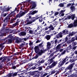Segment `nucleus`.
I'll list each match as a JSON object with an SVG mask.
<instances>
[{"mask_svg": "<svg viewBox=\"0 0 77 77\" xmlns=\"http://www.w3.org/2000/svg\"><path fill=\"white\" fill-rule=\"evenodd\" d=\"M69 33L68 30L66 29H65L63 30L61 32H60L57 35H56V36L57 38H62L63 35H67V34H69Z\"/></svg>", "mask_w": 77, "mask_h": 77, "instance_id": "obj_3", "label": "nucleus"}, {"mask_svg": "<svg viewBox=\"0 0 77 77\" xmlns=\"http://www.w3.org/2000/svg\"><path fill=\"white\" fill-rule=\"evenodd\" d=\"M19 21H17L15 23H14L12 24L13 26V27H15V26H18V23H19Z\"/></svg>", "mask_w": 77, "mask_h": 77, "instance_id": "obj_28", "label": "nucleus"}, {"mask_svg": "<svg viewBox=\"0 0 77 77\" xmlns=\"http://www.w3.org/2000/svg\"><path fill=\"white\" fill-rule=\"evenodd\" d=\"M38 54H36L35 56L34 57L32 58V59H38V57H39V54L37 53Z\"/></svg>", "mask_w": 77, "mask_h": 77, "instance_id": "obj_31", "label": "nucleus"}, {"mask_svg": "<svg viewBox=\"0 0 77 77\" xmlns=\"http://www.w3.org/2000/svg\"><path fill=\"white\" fill-rule=\"evenodd\" d=\"M68 27L69 28H72L74 27V25L73 23H71L68 25Z\"/></svg>", "mask_w": 77, "mask_h": 77, "instance_id": "obj_35", "label": "nucleus"}, {"mask_svg": "<svg viewBox=\"0 0 77 77\" xmlns=\"http://www.w3.org/2000/svg\"><path fill=\"white\" fill-rule=\"evenodd\" d=\"M23 72V71H21L20 70H19L18 71H17L16 72H15L13 74L12 76L13 77H15V76H17V75L18 73L21 72Z\"/></svg>", "mask_w": 77, "mask_h": 77, "instance_id": "obj_19", "label": "nucleus"}, {"mask_svg": "<svg viewBox=\"0 0 77 77\" xmlns=\"http://www.w3.org/2000/svg\"><path fill=\"white\" fill-rule=\"evenodd\" d=\"M8 20H11V17L8 15V16H7L5 19V21H6V20L8 21Z\"/></svg>", "mask_w": 77, "mask_h": 77, "instance_id": "obj_30", "label": "nucleus"}, {"mask_svg": "<svg viewBox=\"0 0 77 77\" xmlns=\"http://www.w3.org/2000/svg\"><path fill=\"white\" fill-rule=\"evenodd\" d=\"M55 51H54V52L52 53L50 55V56H49V58H51V57H53V56L54 54V53H55Z\"/></svg>", "mask_w": 77, "mask_h": 77, "instance_id": "obj_42", "label": "nucleus"}, {"mask_svg": "<svg viewBox=\"0 0 77 77\" xmlns=\"http://www.w3.org/2000/svg\"><path fill=\"white\" fill-rule=\"evenodd\" d=\"M59 13L58 12L55 11V14L54 15V16H56V15H57L59 14Z\"/></svg>", "mask_w": 77, "mask_h": 77, "instance_id": "obj_48", "label": "nucleus"}, {"mask_svg": "<svg viewBox=\"0 0 77 77\" xmlns=\"http://www.w3.org/2000/svg\"><path fill=\"white\" fill-rule=\"evenodd\" d=\"M57 64V62H55L54 60L52 63L51 65V66L52 68H53L56 65V64Z\"/></svg>", "mask_w": 77, "mask_h": 77, "instance_id": "obj_20", "label": "nucleus"}, {"mask_svg": "<svg viewBox=\"0 0 77 77\" xmlns=\"http://www.w3.org/2000/svg\"><path fill=\"white\" fill-rule=\"evenodd\" d=\"M25 42H23V43L21 44V45H20V46L21 47H24V46L25 45Z\"/></svg>", "mask_w": 77, "mask_h": 77, "instance_id": "obj_41", "label": "nucleus"}, {"mask_svg": "<svg viewBox=\"0 0 77 77\" xmlns=\"http://www.w3.org/2000/svg\"><path fill=\"white\" fill-rule=\"evenodd\" d=\"M20 36H25L26 35V32H22L19 33Z\"/></svg>", "mask_w": 77, "mask_h": 77, "instance_id": "obj_23", "label": "nucleus"}, {"mask_svg": "<svg viewBox=\"0 0 77 77\" xmlns=\"http://www.w3.org/2000/svg\"><path fill=\"white\" fill-rule=\"evenodd\" d=\"M77 60V56L76 57H73V59L72 60L70 59V62H71V63H72V62H75V60Z\"/></svg>", "mask_w": 77, "mask_h": 77, "instance_id": "obj_18", "label": "nucleus"}, {"mask_svg": "<svg viewBox=\"0 0 77 77\" xmlns=\"http://www.w3.org/2000/svg\"><path fill=\"white\" fill-rule=\"evenodd\" d=\"M67 59H68V57H66L64 60H63L61 63L60 62V64L59 65L60 66H62L64 65L65 63L66 62V60Z\"/></svg>", "mask_w": 77, "mask_h": 77, "instance_id": "obj_14", "label": "nucleus"}, {"mask_svg": "<svg viewBox=\"0 0 77 77\" xmlns=\"http://www.w3.org/2000/svg\"><path fill=\"white\" fill-rule=\"evenodd\" d=\"M63 47L62 46L60 45V44H59L56 47V51H55V53H57L59 51V50L61 48H63Z\"/></svg>", "mask_w": 77, "mask_h": 77, "instance_id": "obj_10", "label": "nucleus"}, {"mask_svg": "<svg viewBox=\"0 0 77 77\" xmlns=\"http://www.w3.org/2000/svg\"><path fill=\"white\" fill-rule=\"evenodd\" d=\"M42 68H43V66H38V67L36 68V69H38V71H41V70H42Z\"/></svg>", "mask_w": 77, "mask_h": 77, "instance_id": "obj_32", "label": "nucleus"}, {"mask_svg": "<svg viewBox=\"0 0 77 77\" xmlns=\"http://www.w3.org/2000/svg\"><path fill=\"white\" fill-rule=\"evenodd\" d=\"M37 66H38V65H37V63H36V64L35 66L32 67V68H31L32 69H35L36 68V67Z\"/></svg>", "mask_w": 77, "mask_h": 77, "instance_id": "obj_29", "label": "nucleus"}, {"mask_svg": "<svg viewBox=\"0 0 77 77\" xmlns=\"http://www.w3.org/2000/svg\"><path fill=\"white\" fill-rule=\"evenodd\" d=\"M12 68L13 69H15L17 68V67H16V66H12Z\"/></svg>", "mask_w": 77, "mask_h": 77, "instance_id": "obj_55", "label": "nucleus"}, {"mask_svg": "<svg viewBox=\"0 0 77 77\" xmlns=\"http://www.w3.org/2000/svg\"><path fill=\"white\" fill-rule=\"evenodd\" d=\"M38 11H36L35 10L32 11H29V13L27 14L26 15V17H28L29 18H27L26 20V22H25V23H26L25 24V25H29V24H27L28 23H29L30 21V19H31V20H32V19H34V18H35V17H32V15H35V14H36V13H38Z\"/></svg>", "mask_w": 77, "mask_h": 77, "instance_id": "obj_1", "label": "nucleus"}, {"mask_svg": "<svg viewBox=\"0 0 77 77\" xmlns=\"http://www.w3.org/2000/svg\"><path fill=\"white\" fill-rule=\"evenodd\" d=\"M63 48L60 49H59V51H60V52H62V51H63Z\"/></svg>", "mask_w": 77, "mask_h": 77, "instance_id": "obj_61", "label": "nucleus"}, {"mask_svg": "<svg viewBox=\"0 0 77 77\" xmlns=\"http://www.w3.org/2000/svg\"><path fill=\"white\" fill-rule=\"evenodd\" d=\"M45 60L42 59L41 61L39 60L38 62H37V65H38V66H40L41 65V64L44 63L45 62Z\"/></svg>", "mask_w": 77, "mask_h": 77, "instance_id": "obj_12", "label": "nucleus"}, {"mask_svg": "<svg viewBox=\"0 0 77 77\" xmlns=\"http://www.w3.org/2000/svg\"><path fill=\"white\" fill-rule=\"evenodd\" d=\"M45 38L48 41V40H50V38H51V35H47L45 37Z\"/></svg>", "mask_w": 77, "mask_h": 77, "instance_id": "obj_27", "label": "nucleus"}, {"mask_svg": "<svg viewBox=\"0 0 77 77\" xmlns=\"http://www.w3.org/2000/svg\"><path fill=\"white\" fill-rule=\"evenodd\" d=\"M12 35L11 34L8 36V38H10L8 39V43L9 44H11V43L12 42V38L13 37L11 36Z\"/></svg>", "mask_w": 77, "mask_h": 77, "instance_id": "obj_13", "label": "nucleus"}, {"mask_svg": "<svg viewBox=\"0 0 77 77\" xmlns=\"http://www.w3.org/2000/svg\"><path fill=\"white\" fill-rule=\"evenodd\" d=\"M72 72V70H69V71H68L65 74V75H66V74L67 75H70V74Z\"/></svg>", "mask_w": 77, "mask_h": 77, "instance_id": "obj_36", "label": "nucleus"}, {"mask_svg": "<svg viewBox=\"0 0 77 77\" xmlns=\"http://www.w3.org/2000/svg\"><path fill=\"white\" fill-rule=\"evenodd\" d=\"M10 10V8H7L5 10V11H9Z\"/></svg>", "mask_w": 77, "mask_h": 77, "instance_id": "obj_58", "label": "nucleus"}, {"mask_svg": "<svg viewBox=\"0 0 77 77\" xmlns=\"http://www.w3.org/2000/svg\"><path fill=\"white\" fill-rule=\"evenodd\" d=\"M57 55H54V56L53 57L51 58V59L48 60V65H50V64L53 63V62L54 61V60H53V59H54L55 57H57Z\"/></svg>", "mask_w": 77, "mask_h": 77, "instance_id": "obj_9", "label": "nucleus"}, {"mask_svg": "<svg viewBox=\"0 0 77 77\" xmlns=\"http://www.w3.org/2000/svg\"><path fill=\"white\" fill-rule=\"evenodd\" d=\"M31 0H28V2L29 3H30L32 6V7L31 8V9H32L35 8L36 7V2L32 1L30 2Z\"/></svg>", "mask_w": 77, "mask_h": 77, "instance_id": "obj_7", "label": "nucleus"}, {"mask_svg": "<svg viewBox=\"0 0 77 77\" xmlns=\"http://www.w3.org/2000/svg\"><path fill=\"white\" fill-rule=\"evenodd\" d=\"M13 73L14 72H13L11 73H9L8 75H7V76L8 77H12V75Z\"/></svg>", "mask_w": 77, "mask_h": 77, "instance_id": "obj_38", "label": "nucleus"}, {"mask_svg": "<svg viewBox=\"0 0 77 77\" xmlns=\"http://www.w3.org/2000/svg\"><path fill=\"white\" fill-rule=\"evenodd\" d=\"M5 44L4 43H2L0 44V48H2V47H5V46H3V45Z\"/></svg>", "mask_w": 77, "mask_h": 77, "instance_id": "obj_47", "label": "nucleus"}, {"mask_svg": "<svg viewBox=\"0 0 77 77\" xmlns=\"http://www.w3.org/2000/svg\"><path fill=\"white\" fill-rule=\"evenodd\" d=\"M73 46H75L76 45H77V42H73L72 44Z\"/></svg>", "mask_w": 77, "mask_h": 77, "instance_id": "obj_44", "label": "nucleus"}, {"mask_svg": "<svg viewBox=\"0 0 77 77\" xmlns=\"http://www.w3.org/2000/svg\"><path fill=\"white\" fill-rule=\"evenodd\" d=\"M55 11H51V15H54V14H55Z\"/></svg>", "mask_w": 77, "mask_h": 77, "instance_id": "obj_52", "label": "nucleus"}, {"mask_svg": "<svg viewBox=\"0 0 77 77\" xmlns=\"http://www.w3.org/2000/svg\"><path fill=\"white\" fill-rule=\"evenodd\" d=\"M33 44V42H30L29 44V45L30 46L32 45Z\"/></svg>", "mask_w": 77, "mask_h": 77, "instance_id": "obj_57", "label": "nucleus"}, {"mask_svg": "<svg viewBox=\"0 0 77 77\" xmlns=\"http://www.w3.org/2000/svg\"><path fill=\"white\" fill-rule=\"evenodd\" d=\"M70 9L71 10V11L73 12V11H74L75 10V6H71L70 7Z\"/></svg>", "mask_w": 77, "mask_h": 77, "instance_id": "obj_22", "label": "nucleus"}, {"mask_svg": "<svg viewBox=\"0 0 77 77\" xmlns=\"http://www.w3.org/2000/svg\"><path fill=\"white\" fill-rule=\"evenodd\" d=\"M42 47H43V45H39L38 46L37 45L35 46L34 49L35 53L38 54L39 56H42V54L43 53H41V50H42L43 49H42L40 50L39 48H42Z\"/></svg>", "mask_w": 77, "mask_h": 77, "instance_id": "obj_2", "label": "nucleus"}, {"mask_svg": "<svg viewBox=\"0 0 77 77\" xmlns=\"http://www.w3.org/2000/svg\"><path fill=\"white\" fill-rule=\"evenodd\" d=\"M72 42H74L75 40V37H72L70 40Z\"/></svg>", "mask_w": 77, "mask_h": 77, "instance_id": "obj_45", "label": "nucleus"}, {"mask_svg": "<svg viewBox=\"0 0 77 77\" xmlns=\"http://www.w3.org/2000/svg\"><path fill=\"white\" fill-rule=\"evenodd\" d=\"M25 13L24 11H23V10H20L19 13L17 14L20 17H23V16H24Z\"/></svg>", "mask_w": 77, "mask_h": 77, "instance_id": "obj_16", "label": "nucleus"}, {"mask_svg": "<svg viewBox=\"0 0 77 77\" xmlns=\"http://www.w3.org/2000/svg\"><path fill=\"white\" fill-rule=\"evenodd\" d=\"M7 15L6 13L3 14L2 15V17H6Z\"/></svg>", "mask_w": 77, "mask_h": 77, "instance_id": "obj_62", "label": "nucleus"}, {"mask_svg": "<svg viewBox=\"0 0 77 77\" xmlns=\"http://www.w3.org/2000/svg\"><path fill=\"white\" fill-rule=\"evenodd\" d=\"M40 72H38L37 73H35V74L34 75L33 77H39V75H40Z\"/></svg>", "mask_w": 77, "mask_h": 77, "instance_id": "obj_26", "label": "nucleus"}, {"mask_svg": "<svg viewBox=\"0 0 77 77\" xmlns=\"http://www.w3.org/2000/svg\"><path fill=\"white\" fill-rule=\"evenodd\" d=\"M71 49H72V47L71 46V45H70L67 48L66 50V51H68V50H71Z\"/></svg>", "mask_w": 77, "mask_h": 77, "instance_id": "obj_37", "label": "nucleus"}, {"mask_svg": "<svg viewBox=\"0 0 77 77\" xmlns=\"http://www.w3.org/2000/svg\"><path fill=\"white\" fill-rule=\"evenodd\" d=\"M64 15H65V14L64 13H61V14H60L59 15V16L60 17H62V16H64Z\"/></svg>", "mask_w": 77, "mask_h": 77, "instance_id": "obj_60", "label": "nucleus"}, {"mask_svg": "<svg viewBox=\"0 0 77 77\" xmlns=\"http://www.w3.org/2000/svg\"><path fill=\"white\" fill-rule=\"evenodd\" d=\"M48 74V73H45L43 75H42V77H44L45 76H46V75H47Z\"/></svg>", "mask_w": 77, "mask_h": 77, "instance_id": "obj_56", "label": "nucleus"}, {"mask_svg": "<svg viewBox=\"0 0 77 77\" xmlns=\"http://www.w3.org/2000/svg\"><path fill=\"white\" fill-rule=\"evenodd\" d=\"M71 42H71V40H68L67 42V44H70V43H71Z\"/></svg>", "mask_w": 77, "mask_h": 77, "instance_id": "obj_59", "label": "nucleus"}, {"mask_svg": "<svg viewBox=\"0 0 77 77\" xmlns=\"http://www.w3.org/2000/svg\"><path fill=\"white\" fill-rule=\"evenodd\" d=\"M41 42V41L39 40V39H38L36 41V44H38V42Z\"/></svg>", "mask_w": 77, "mask_h": 77, "instance_id": "obj_64", "label": "nucleus"}, {"mask_svg": "<svg viewBox=\"0 0 77 77\" xmlns=\"http://www.w3.org/2000/svg\"><path fill=\"white\" fill-rule=\"evenodd\" d=\"M58 6H60L61 8H63L64 6V4L63 3H60L59 4Z\"/></svg>", "mask_w": 77, "mask_h": 77, "instance_id": "obj_40", "label": "nucleus"}, {"mask_svg": "<svg viewBox=\"0 0 77 77\" xmlns=\"http://www.w3.org/2000/svg\"><path fill=\"white\" fill-rule=\"evenodd\" d=\"M51 45L50 43V42H48L47 43V47L45 49H44V48L43 50H41L40 53H45V52H46V51H48V52H49L50 49V47H51Z\"/></svg>", "mask_w": 77, "mask_h": 77, "instance_id": "obj_4", "label": "nucleus"}, {"mask_svg": "<svg viewBox=\"0 0 77 77\" xmlns=\"http://www.w3.org/2000/svg\"><path fill=\"white\" fill-rule=\"evenodd\" d=\"M16 11L17 12V13H18L19 11H20V8H18L16 7L15 8V10L14 11H12L10 14H8V15L10 16V17L11 18L12 17H14L15 15V13H14V12Z\"/></svg>", "mask_w": 77, "mask_h": 77, "instance_id": "obj_5", "label": "nucleus"}, {"mask_svg": "<svg viewBox=\"0 0 77 77\" xmlns=\"http://www.w3.org/2000/svg\"><path fill=\"white\" fill-rule=\"evenodd\" d=\"M39 18H40V19L42 18V15H41L40 16L34 19L30 20L29 22L27 23V24H31L33 23V22H35V21L36 20H38Z\"/></svg>", "mask_w": 77, "mask_h": 77, "instance_id": "obj_8", "label": "nucleus"}, {"mask_svg": "<svg viewBox=\"0 0 77 77\" xmlns=\"http://www.w3.org/2000/svg\"><path fill=\"white\" fill-rule=\"evenodd\" d=\"M14 22V20L13 19H11V20L10 21V23H13Z\"/></svg>", "mask_w": 77, "mask_h": 77, "instance_id": "obj_54", "label": "nucleus"}, {"mask_svg": "<svg viewBox=\"0 0 77 77\" xmlns=\"http://www.w3.org/2000/svg\"><path fill=\"white\" fill-rule=\"evenodd\" d=\"M49 29H50V30H53L54 29V27H53V26L51 25V24H50V26L48 27Z\"/></svg>", "mask_w": 77, "mask_h": 77, "instance_id": "obj_25", "label": "nucleus"}, {"mask_svg": "<svg viewBox=\"0 0 77 77\" xmlns=\"http://www.w3.org/2000/svg\"><path fill=\"white\" fill-rule=\"evenodd\" d=\"M55 72H56L55 75H57L58 74H59L60 72H59V71L56 70V69H55L54 70H53L51 71V74H55Z\"/></svg>", "mask_w": 77, "mask_h": 77, "instance_id": "obj_11", "label": "nucleus"}, {"mask_svg": "<svg viewBox=\"0 0 77 77\" xmlns=\"http://www.w3.org/2000/svg\"><path fill=\"white\" fill-rule=\"evenodd\" d=\"M66 52V50H64L63 52H62L61 54V55H63Z\"/></svg>", "mask_w": 77, "mask_h": 77, "instance_id": "obj_53", "label": "nucleus"}, {"mask_svg": "<svg viewBox=\"0 0 77 77\" xmlns=\"http://www.w3.org/2000/svg\"><path fill=\"white\" fill-rule=\"evenodd\" d=\"M68 38L67 37H66L65 38H64L63 40V42L60 44V45H62V44H63L65 43L66 42H67V41H68Z\"/></svg>", "mask_w": 77, "mask_h": 77, "instance_id": "obj_17", "label": "nucleus"}, {"mask_svg": "<svg viewBox=\"0 0 77 77\" xmlns=\"http://www.w3.org/2000/svg\"><path fill=\"white\" fill-rule=\"evenodd\" d=\"M65 12V10H61L60 11L59 13L60 14H63V13Z\"/></svg>", "mask_w": 77, "mask_h": 77, "instance_id": "obj_46", "label": "nucleus"}, {"mask_svg": "<svg viewBox=\"0 0 77 77\" xmlns=\"http://www.w3.org/2000/svg\"><path fill=\"white\" fill-rule=\"evenodd\" d=\"M21 18V17L17 14L16 15V17L14 18L13 19L14 20V21H15V20H17V18Z\"/></svg>", "mask_w": 77, "mask_h": 77, "instance_id": "obj_34", "label": "nucleus"}, {"mask_svg": "<svg viewBox=\"0 0 77 77\" xmlns=\"http://www.w3.org/2000/svg\"><path fill=\"white\" fill-rule=\"evenodd\" d=\"M75 33H76V32H74V31H73L72 32V33H70L68 35H67L66 37H67L68 38V36L69 38V37H70L71 36H73V35H75Z\"/></svg>", "mask_w": 77, "mask_h": 77, "instance_id": "obj_21", "label": "nucleus"}, {"mask_svg": "<svg viewBox=\"0 0 77 77\" xmlns=\"http://www.w3.org/2000/svg\"><path fill=\"white\" fill-rule=\"evenodd\" d=\"M72 3L68 4H67V7L69 8V7H70L71 6Z\"/></svg>", "mask_w": 77, "mask_h": 77, "instance_id": "obj_50", "label": "nucleus"}, {"mask_svg": "<svg viewBox=\"0 0 77 77\" xmlns=\"http://www.w3.org/2000/svg\"><path fill=\"white\" fill-rule=\"evenodd\" d=\"M54 41L53 40L51 41L50 42V43L51 44V45H53V44H54Z\"/></svg>", "mask_w": 77, "mask_h": 77, "instance_id": "obj_51", "label": "nucleus"}, {"mask_svg": "<svg viewBox=\"0 0 77 77\" xmlns=\"http://www.w3.org/2000/svg\"><path fill=\"white\" fill-rule=\"evenodd\" d=\"M38 71H36L32 72L29 73V75H34L35 74L36 72H37Z\"/></svg>", "mask_w": 77, "mask_h": 77, "instance_id": "obj_24", "label": "nucleus"}, {"mask_svg": "<svg viewBox=\"0 0 77 77\" xmlns=\"http://www.w3.org/2000/svg\"><path fill=\"white\" fill-rule=\"evenodd\" d=\"M13 39L14 40H15V42H16V43L17 44H18V43H20V42H21L22 41V39H20V38H14Z\"/></svg>", "mask_w": 77, "mask_h": 77, "instance_id": "obj_15", "label": "nucleus"}, {"mask_svg": "<svg viewBox=\"0 0 77 77\" xmlns=\"http://www.w3.org/2000/svg\"><path fill=\"white\" fill-rule=\"evenodd\" d=\"M43 20H44V19L43 18H42H42L39 19L38 20L39 22H40V23H41L43 21Z\"/></svg>", "mask_w": 77, "mask_h": 77, "instance_id": "obj_49", "label": "nucleus"}, {"mask_svg": "<svg viewBox=\"0 0 77 77\" xmlns=\"http://www.w3.org/2000/svg\"><path fill=\"white\" fill-rule=\"evenodd\" d=\"M75 15L74 14H72L71 15V18L72 20H74L75 18Z\"/></svg>", "mask_w": 77, "mask_h": 77, "instance_id": "obj_33", "label": "nucleus"}, {"mask_svg": "<svg viewBox=\"0 0 77 77\" xmlns=\"http://www.w3.org/2000/svg\"><path fill=\"white\" fill-rule=\"evenodd\" d=\"M77 47V46H73V47L72 48V51H74L75 50V49H76Z\"/></svg>", "mask_w": 77, "mask_h": 77, "instance_id": "obj_39", "label": "nucleus"}, {"mask_svg": "<svg viewBox=\"0 0 77 77\" xmlns=\"http://www.w3.org/2000/svg\"><path fill=\"white\" fill-rule=\"evenodd\" d=\"M75 65V63H73L69 65L65 69V71L66 72V71H67V70H72V68H73V67Z\"/></svg>", "mask_w": 77, "mask_h": 77, "instance_id": "obj_6", "label": "nucleus"}, {"mask_svg": "<svg viewBox=\"0 0 77 77\" xmlns=\"http://www.w3.org/2000/svg\"><path fill=\"white\" fill-rule=\"evenodd\" d=\"M51 68H52V67L51 65L48 66L46 68V70H48L49 69H51Z\"/></svg>", "mask_w": 77, "mask_h": 77, "instance_id": "obj_43", "label": "nucleus"}, {"mask_svg": "<svg viewBox=\"0 0 77 77\" xmlns=\"http://www.w3.org/2000/svg\"><path fill=\"white\" fill-rule=\"evenodd\" d=\"M67 18H68V19H69V20L71 18V15L68 16H67Z\"/></svg>", "mask_w": 77, "mask_h": 77, "instance_id": "obj_63", "label": "nucleus"}]
</instances>
